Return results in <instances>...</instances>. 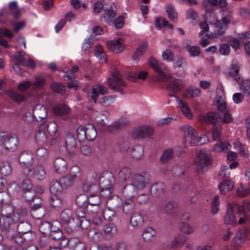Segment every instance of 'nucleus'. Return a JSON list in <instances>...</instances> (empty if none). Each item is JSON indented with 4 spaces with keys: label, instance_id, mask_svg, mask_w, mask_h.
I'll return each instance as SVG.
<instances>
[{
    "label": "nucleus",
    "instance_id": "obj_1",
    "mask_svg": "<svg viewBox=\"0 0 250 250\" xmlns=\"http://www.w3.org/2000/svg\"><path fill=\"white\" fill-rule=\"evenodd\" d=\"M148 64L158 74L155 77V80L157 82H167V90L170 97H177L175 94L181 90L184 87V83L179 79H174L168 81L170 76L167 75L165 72L167 71L166 65L156 60L153 57H150L148 60Z\"/></svg>",
    "mask_w": 250,
    "mask_h": 250
},
{
    "label": "nucleus",
    "instance_id": "obj_2",
    "mask_svg": "<svg viewBox=\"0 0 250 250\" xmlns=\"http://www.w3.org/2000/svg\"><path fill=\"white\" fill-rule=\"evenodd\" d=\"M148 181V176L146 173L134 174L131 179V184L124 188V195L132 197L133 194L136 195L137 190H141L146 186Z\"/></svg>",
    "mask_w": 250,
    "mask_h": 250
},
{
    "label": "nucleus",
    "instance_id": "obj_3",
    "mask_svg": "<svg viewBox=\"0 0 250 250\" xmlns=\"http://www.w3.org/2000/svg\"><path fill=\"white\" fill-rule=\"evenodd\" d=\"M211 164L212 159L210 151L201 149L197 154V158L194 160V169L198 173L202 174L207 171Z\"/></svg>",
    "mask_w": 250,
    "mask_h": 250
},
{
    "label": "nucleus",
    "instance_id": "obj_4",
    "mask_svg": "<svg viewBox=\"0 0 250 250\" xmlns=\"http://www.w3.org/2000/svg\"><path fill=\"white\" fill-rule=\"evenodd\" d=\"M228 17H224L221 21H217L216 17H204L206 21L214 24L215 27L214 33L211 34L212 38H218L224 34L229 21Z\"/></svg>",
    "mask_w": 250,
    "mask_h": 250
},
{
    "label": "nucleus",
    "instance_id": "obj_5",
    "mask_svg": "<svg viewBox=\"0 0 250 250\" xmlns=\"http://www.w3.org/2000/svg\"><path fill=\"white\" fill-rule=\"evenodd\" d=\"M112 78H109L106 81L108 87L116 92L125 95V92L122 87H126V84L123 79L119 71L115 69L112 73Z\"/></svg>",
    "mask_w": 250,
    "mask_h": 250
},
{
    "label": "nucleus",
    "instance_id": "obj_6",
    "mask_svg": "<svg viewBox=\"0 0 250 250\" xmlns=\"http://www.w3.org/2000/svg\"><path fill=\"white\" fill-rule=\"evenodd\" d=\"M81 176V170L79 167L73 166L70 168L69 173L65 176L62 177L60 180L61 185L64 188H67L72 187L76 181L79 180Z\"/></svg>",
    "mask_w": 250,
    "mask_h": 250
},
{
    "label": "nucleus",
    "instance_id": "obj_7",
    "mask_svg": "<svg viewBox=\"0 0 250 250\" xmlns=\"http://www.w3.org/2000/svg\"><path fill=\"white\" fill-rule=\"evenodd\" d=\"M19 162L22 167V175L28 177L34 162L33 154L29 151L22 152L19 156Z\"/></svg>",
    "mask_w": 250,
    "mask_h": 250
},
{
    "label": "nucleus",
    "instance_id": "obj_8",
    "mask_svg": "<svg viewBox=\"0 0 250 250\" xmlns=\"http://www.w3.org/2000/svg\"><path fill=\"white\" fill-rule=\"evenodd\" d=\"M185 134V144L187 142L191 146L202 145L205 143L206 136H202L199 138L197 137V132L192 127L190 126H185L184 127Z\"/></svg>",
    "mask_w": 250,
    "mask_h": 250
},
{
    "label": "nucleus",
    "instance_id": "obj_9",
    "mask_svg": "<svg viewBox=\"0 0 250 250\" xmlns=\"http://www.w3.org/2000/svg\"><path fill=\"white\" fill-rule=\"evenodd\" d=\"M47 116L45 107L41 104H36L33 110V114L27 113L25 114L24 120L25 122L30 123L34 120L41 122Z\"/></svg>",
    "mask_w": 250,
    "mask_h": 250
},
{
    "label": "nucleus",
    "instance_id": "obj_10",
    "mask_svg": "<svg viewBox=\"0 0 250 250\" xmlns=\"http://www.w3.org/2000/svg\"><path fill=\"white\" fill-rule=\"evenodd\" d=\"M244 208L236 203L228 204L227 211L224 217V223L234 226L236 224V220L234 216V211H237L238 214H242Z\"/></svg>",
    "mask_w": 250,
    "mask_h": 250
},
{
    "label": "nucleus",
    "instance_id": "obj_11",
    "mask_svg": "<svg viewBox=\"0 0 250 250\" xmlns=\"http://www.w3.org/2000/svg\"><path fill=\"white\" fill-rule=\"evenodd\" d=\"M86 201V196L85 195L80 196L77 197L76 199L77 204L80 207L79 208L77 209L75 213L78 220L81 219L86 218L84 208L87 207Z\"/></svg>",
    "mask_w": 250,
    "mask_h": 250
},
{
    "label": "nucleus",
    "instance_id": "obj_12",
    "mask_svg": "<svg viewBox=\"0 0 250 250\" xmlns=\"http://www.w3.org/2000/svg\"><path fill=\"white\" fill-rule=\"evenodd\" d=\"M153 134V129L150 127L142 126L134 130L132 137L135 139L148 138Z\"/></svg>",
    "mask_w": 250,
    "mask_h": 250
},
{
    "label": "nucleus",
    "instance_id": "obj_13",
    "mask_svg": "<svg viewBox=\"0 0 250 250\" xmlns=\"http://www.w3.org/2000/svg\"><path fill=\"white\" fill-rule=\"evenodd\" d=\"M187 65L185 59L181 56H177L173 63V67L178 68L179 69L176 71L175 74L179 77H184L187 74L185 68Z\"/></svg>",
    "mask_w": 250,
    "mask_h": 250
},
{
    "label": "nucleus",
    "instance_id": "obj_14",
    "mask_svg": "<svg viewBox=\"0 0 250 250\" xmlns=\"http://www.w3.org/2000/svg\"><path fill=\"white\" fill-rule=\"evenodd\" d=\"M246 238V234L245 230H239L236 233L232 240V245L235 250H238L241 247Z\"/></svg>",
    "mask_w": 250,
    "mask_h": 250
},
{
    "label": "nucleus",
    "instance_id": "obj_15",
    "mask_svg": "<svg viewBox=\"0 0 250 250\" xmlns=\"http://www.w3.org/2000/svg\"><path fill=\"white\" fill-rule=\"evenodd\" d=\"M87 210L93 214L97 213L99 210V198L98 196L93 195L92 197L87 198Z\"/></svg>",
    "mask_w": 250,
    "mask_h": 250
},
{
    "label": "nucleus",
    "instance_id": "obj_16",
    "mask_svg": "<svg viewBox=\"0 0 250 250\" xmlns=\"http://www.w3.org/2000/svg\"><path fill=\"white\" fill-rule=\"evenodd\" d=\"M29 176H32L39 180H43L46 177V172L42 165H37L33 167Z\"/></svg>",
    "mask_w": 250,
    "mask_h": 250
},
{
    "label": "nucleus",
    "instance_id": "obj_17",
    "mask_svg": "<svg viewBox=\"0 0 250 250\" xmlns=\"http://www.w3.org/2000/svg\"><path fill=\"white\" fill-rule=\"evenodd\" d=\"M126 197V200L124 201L123 210V212L125 214H130L134 210L135 208V199L136 198V195L133 194V197H127L125 196Z\"/></svg>",
    "mask_w": 250,
    "mask_h": 250
},
{
    "label": "nucleus",
    "instance_id": "obj_18",
    "mask_svg": "<svg viewBox=\"0 0 250 250\" xmlns=\"http://www.w3.org/2000/svg\"><path fill=\"white\" fill-rule=\"evenodd\" d=\"M106 46L110 51L115 53L121 52L123 51L125 48L124 46L120 42V39L116 41H109L107 42Z\"/></svg>",
    "mask_w": 250,
    "mask_h": 250
},
{
    "label": "nucleus",
    "instance_id": "obj_19",
    "mask_svg": "<svg viewBox=\"0 0 250 250\" xmlns=\"http://www.w3.org/2000/svg\"><path fill=\"white\" fill-rule=\"evenodd\" d=\"M18 145V139L14 135L9 134L8 139L5 142L3 148L7 150L13 151L17 149Z\"/></svg>",
    "mask_w": 250,
    "mask_h": 250
},
{
    "label": "nucleus",
    "instance_id": "obj_20",
    "mask_svg": "<svg viewBox=\"0 0 250 250\" xmlns=\"http://www.w3.org/2000/svg\"><path fill=\"white\" fill-rule=\"evenodd\" d=\"M61 181L53 180L50 184V192L51 195H61L62 192L64 188L62 185H61Z\"/></svg>",
    "mask_w": 250,
    "mask_h": 250
},
{
    "label": "nucleus",
    "instance_id": "obj_21",
    "mask_svg": "<svg viewBox=\"0 0 250 250\" xmlns=\"http://www.w3.org/2000/svg\"><path fill=\"white\" fill-rule=\"evenodd\" d=\"M203 121L207 124H215L222 121V117L215 112H209L203 117Z\"/></svg>",
    "mask_w": 250,
    "mask_h": 250
},
{
    "label": "nucleus",
    "instance_id": "obj_22",
    "mask_svg": "<svg viewBox=\"0 0 250 250\" xmlns=\"http://www.w3.org/2000/svg\"><path fill=\"white\" fill-rule=\"evenodd\" d=\"M175 99L184 115L188 119H191L192 118V114L187 103L180 100L178 97H175Z\"/></svg>",
    "mask_w": 250,
    "mask_h": 250
},
{
    "label": "nucleus",
    "instance_id": "obj_23",
    "mask_svg": "<svg viewBox=\"0 0 250 250\" xmlns=\"http://www.w3.org/2000/svg\"><path fill=\"white\" fill-rule=\"evenodd\" d=\"M239 70V67L238 64L236 63H232L228 70V72L227 74V77L228 78H233L236 81L239 82L240 80V77L238 73Z\"/></svg>",
    "mask_w": 250,
    "mask_h": 250
},
{
    "label": "nucleus",
    "instance_id": "obj_24",
    "mask_svg": "<svg viewBox=\"0 0 250 250\" xmlns=\"http://www.w3.org/2000/svg\"><path fill=\"white\" fill-rule=\"evenodd\" d=\"M177 207V203L173 201L169 202L163 206H159L161 211H163L164 213L168 215L173 214L175 212Z\"/></svg>",
    "mask_w": 250,
    "mask_h": 250
},
{
    "label": "nucleus",
    "instance_id": "obj_25",
    "mask_svg": "<svg viewBox=\"0 0 250 250\" xmlns=\"http://www.w3.org/2000/svg\"><path fill=\"white\" fill-rule=\"evenodd\" d=\"M231 148V145L227 141L219 142L215 144L212 148V151L215 152H220L223 151L228 152Z\"/></svg>",
    "mask_w": 250,
    "mask_h": 250
},
{
    "label": "nucleus",
    "instance_id": "obj_26",
    "mask_svg": "<svg viewBox=\"0 0 250 250\" xmlns=\"http://www.w3.org/2000/svg\"><path fill=\"white\" fill-rule=\"evenodd\" d=\"M150 191L152 194L157 196H160L165 192V186L163 183H156L151 186Z\"/></svg>",
    "mask_w": 250,
    "mask_h": 250
},
{
    "label": "nucleus",
    "instance_id": "obj_27",
    "mask_svg": "<svg viewBox=\"0 0 250 250\" xmlns=\"http://www.w3.org/2000/svg\"><path fill=\"white\" fill-rule=\"evenodd\" d=\"M233 187V182L230 179H226L220 184L219 188L221 194H226V192L231 190Z\"/></svg>",
    "mask_w": 250,
    "mask_h": 250
},
{
    "label": "nucleus",
    "instance_id": "obj_28",
    "mask_svg": "<svg viewBox=\"0 0 250 250\" xmlns=\"http://www.w3.org/2000/svg\"><path fill=\"white\" fill-rule=\"evenodd\" d=\"M85 133L86 140L89 141H93L97 136L96 129L90 124L85 125Z\"/></svg>",
    "mask_w": 250,
    "mask_h": 250
},
{
    "label": "nucleus",
    "instance_id": "obj_29",
    "mask_svg": "<svg viewBox=\"0 0 250 250\" xmlns=\"http://www.w3.org/2000/svg\"><path fill=\"white\" fill-rule=\"evenodd\" d=\"M70 247L73 250H86L84 243L77 238L70 239Z\"/></svg>",
    "mask_w": 250,
    "mask_h": 250
},
{
    "label": "nucleus",
    "instance_id": "obj_30",
    "mask_svg": "<svg viewBox=\"0 0 250 250\" xmlns=\"http://www.w3.org/2000/svg\"><path fill=\"white\" fill-rule=\"evenodd\" d=\"M60 217L61 221L64 224H68L74 219L72 211L68 208L64 209L61 212Z\"/></svg>",
    "mask_w": 250,
    "mask_h": 250
},
{
    "label": "nucleus",
    "instance_id": "obj_31",
    "mask_svg": "<svg viewBox=\"0 0 250 250\" xmlns=\"http://www.w3.org/2000/svg\"><path fill=\"white\" fill-rule=\"evenodd\" d=\"M55 171L58 173L64 172L66 169V163L62 158H57L54 163Z\"/></svg>",
    "mask_w": 250,
    "mask_h": 250
},
{
    "label": "nucleus",
    "instance_id": "obj_32",
    "mask_svg": "<svg viewBox=\"0 0 250 250\" xmlns=\"http://www.w3.org/2000/svg\"><path fill=\"white\" fill-rule=\"evenodd\" d=\"M148 46L147 42H144L140 45V46L136 48L135 52L132 57V60L138 62L141 56L143 55L145 51L146 50Z\"/></svg>",
    "mask_w": 250,
    "mask_h": 250
},
{
    "label": "nucleus",
    "instance_id": "obj_33",
    "mask_svg": "<svg viewBox=\"0 0 250 250\" xmlns=\"http://www.w3.org/2000/svg\"><path fill=\"white\" fill-rule=\"evenodd\" d=\"M60 195H51L50 199V205L54 209H59L63 205V199Z\"/></svg>",
    "mask_w": 250,
    "mask_h": 250
},
{
    "label": "nucleus",
    "instance_id": "obj_34",
    "mask_svg": "<svg viewBox=\"0 0 250 250\" xmlns=\"http://www.w3.org/2000/svg\"><path fill=\"white\" fill-rule=\"evenodd\" d=\"M132 170L128 167H123L118 173L120 180L122 182H125L131 178Z\"/></svg>",
    "mask_w": 250,
    "mask_h": 250
},
{
    "label": "nucleus",
    "instance_id": "obj_35",
    "mask_svg": "<svg viewBox=\"0 0 250 250\" xmlns=\"http://www.w3.org/2000/svg\"><path fill=\"white\" fill-rule=\"evenodd\" d=\"M130 224L133 227H139L141 226L144 222V218L141 214L139 213H134L130 220Z\"/></svg>",
    "mask_w": 250,
    "mask_h": 250
},
{
    "label": "nucleus",
    "instance_id": "obj_36",
    "mask_svg": "<svg viewBox=\"0 0 250 250\" xmlns=\"http://www.w3.org/2000/svg\"><path fill=\"white\" fill-rule=\"evenodd\" d=\"M155 234V230L152 228L148 227L144 230L142 233V237L145 241L150 242L153 239Z\"/></svg>",
    "mask_w": 250,
    "mask_h": 250
},
{
    "label": "nucleus",
    "instance_id": "obj_37",
    "mask_svg": "<svg viewBox=\"0 0 250 250\" xmlns=\"http://www.w3.org/2000/svg\"><path fill=\"white\" fill-rule=\"evenodd\" d=\"M187 238L184 235L175 237L169 244L171 248H177L182 246L186 241Z\"/></svg>",
    "mask_w": 250,
    "mask_h": 250
},
{
    "label": "nucleus",
    "instance_id": "obj_38",
    "mask_svg": "<svg viewBox=\"0 0 250 250\" xmlns=\"http://www.w3.org/2000/svg\"><path fill=\"white\" fill-rule=\"evenodd\" d=\"M104 234L107 238H111L117 232V229L114 225L111 223L107 224L104 229Z\"/></svg>",
    "mask_w": 250,
    "mask_h": 250
},
{
    "label": "nucleus",
    "instance_id": "obj_39",
    "mask_svg": "<svg viewBox=\"0 0 250 250\" xmlns=\"http://www.w3.org/2000/svg\"><path fill=\"white\" fill-rule=\"evenodd\" d=\"M55 113L57 115L67 114L70 112V108L65 104H60L55 105L53 108Z\"/></svg>",
    "mask_w": 250,
    "mask_h": 250
},
{
    "label": "nucleus",
    "instance_id": "obj_40",
    "mask_svg": "<svg viewBox=\"0 0 250 250\" xmlns=\"http://www.w3.org/2000/svg\"><path fill=\"white\" fill-rule=\"evenodd\" d=\"M17 229L21 234H24L31 231V226L27 222L22 221L20 222L17 226Z\"/></svg>",
    "mask_w": 250,
    "mask_h": 250
},
{
    "label": "nucleus",
    "instance_id": "obj_41",
    "mask_svg": "<svg viewBox=\"0 0 250 250\" xmlns=\"http://www.w3.org/2000/svg\"><path fill=\"white\" fill-rule=\"evenodd\" d=\"M5 93L8 96L17 102H21L25 100V98L23 95L14 90H7Z\"/></svg>",
    "mask_w": 250,
    "mask_h": 250
},
{
    "label": "nucleus",
    "instance_id": "obj_42",
    "mask_svg": "<svg viewBox=\"0 0 250 250\" xmlns=\"http://www.w3.org/2000/svg\"><path fill=\"white\" fill-rule=\"evenodd\" d=\"M202 3L205 10L209 13H211L214 10V6L218 4V0H204Z\"/></svg>",
    "mask_w": 250,
    "mask_h": 250
},
{
    "label": "nucleus",
    "instance_id": "obj_43",
    "mask_svg": "<svg viewBox=\"0 0 250 250\" xmlns=\"http://www.w3.org/2000/svg\"><path fill=\"white\" fill-rule=\"evenodd\" d=\"M65 146L67 149L74 148L77 145L75 137L71 134H68L65 139Z\"/></svg>",
    "mask_w": 250,
    "mask_h": 250
},
{
    "label": "nucleus",
    "instance_id": "obj_44",
    "mask_svg": "<svg viewBox=\"0 0 250 250\" xmlns=\"http://www.w3.org/2000/svg\"><path fill=\"white\" fill-rule=\"evenodd\" d=\"M144 155V148L141 145L136 146L132 150L131 155L136 159H141Z\"/></svg>",
    "mask_w": 250,
    "mask_h": 250
},
{
    "label": "nucleus",
    "instance_id": "obj_45",
    "mask_svg": "<svg viewBox=\"0 0 250 250\" xmlns=\"http://www.w3.org/2000/svg\"><path fill=\"white\" fill-rule=\"evenodd\" d=\"M103 216L105 220L112 221L116 216L115 211L109 208H105L103 211Z\"/></svg>",
    "mask_w": 250,
    "mask_h": 250
},
{
    "label": "nucleus",
    "instance_id": "obj_46",
    "mask_svg": "<svg viewBox=\"0 0 250 250\" xmlns=\"http://www.w3.org/2000/svg\"><path fill=\"white\" fill-rule=\"evenodd\" d=\"M12 173V167L8 162H3L0 165V173L4 175H10Z\"/></svg>",
    "mask_w": 250,
    "mask_h": 250
},
{
    "label": "nucleus",
    "instance_id": "obj_47",
    "mask_svg": "<svg viewBox=\"0 0 250 250\" xmlns=\"http://www.w3.org/2000/svg\"><path fill=\"white\" fill-rule=\"evenodd\" d=\"M36 143L40 145H42L47 142V137L44 132L39 130L35 134Z\"/></svg>",
    "mask_w": 250,
    "mask_h": 250
},
{
    "label": "nucleus",
    "instance_id": "obj_48",
    "mask_svg": "<svg viewBox=\"0 0 250 250\" xmlns=\"http://www.w3.org/2000/svg\"><path fill=\"white\" fill-rule=\"evenodd\" d=\"M94 53L95 56L100 60H103L105 62H107V58L105 53L104 52L103 47L100 45H97L95 49Z\"/></svg>",
    "mask_w": 250,
    "mask_h": 250
},
{
    "label": "nucleus",
    "instance_id": "obj_49",
    "mask_svg": "<svg viewBox=\"0 0 250 250\" xmlns=\"http://www.w3.org/2000/svg\"><path fill=\"white\" fill-rule=\"evenodd\" d=\"M155 24L157 27H167L170 29H172L173 28V25L171 24H169L167 21L163 19H161L160 17H157L156 19Z\"/></svg>",
    "mask_w": 250,
    "mask_h": 250
},
{
    "label": "nucleus",
    "instance_id": "obj_50",
    "mask_svg": "<svg viewBox=\"0 0 250 250\" xmlns=\"http://www.w3.org/2000/svg\"><path fill=\"white\" fill-rule=\"evenodd\" d=\"M52 90L56 93L63 95L65 93V90L63 85L59 83L54 82L51 85Z\"/></svg>",
    "mask_w": 250,
    "mask_h": 250
},
{
    "label": "nucleus",
    "instance_id": "obj_51",
    "mask_svg": "<svg viewBox=\"0 0 250 250\" xmlns=\"http://www.w3.org/2000/svg\"><path fill=\"white\" fill-rule=\"evenodd\" d=\"M10 24L13 27V30L15 33H18L19 31L23 29L26 25V23L24 21H20L19 22H15L13 21H10Z\"/></svg>",
    "mask_w": 250,
    "mask_h": 250
},
{
    "label": "nucleus",
    "instance_id": "obj_52",
    "mask_svg": "<svg viewBox=\"0 0 250 250\" xmlns=\"http://www.w3.org/2000/svg\"><path fill=\"white\" fill-rule=\"evenodd\" d=\"M11 222L10 217L3 216L2 218L0 219V226L2 229L6 230L10 227Z\"/></svg>",
    "mask_w": 250,
    "mask_h": 250
},
{
    "label": "nucleus",
    "instance_id": "obj_53",
    "mask_svg": "<svg viewBox=\"0 0 250 250\" xmlns=\"http://www.w3.org/2000/svg\"><path fill=\"white\" fill-rule=\"evenodd\" d=\"M219 199L218 195H216L212 202L211 211L212 214H216L219 210Z\"/></svg>",
    "mask_w": 250,
    "mask_h": 250
},
{
    "label": "nucleus",
    "instance_id": "obj_54",
    "mask_svg": "<svg viewBox=\"0 0 250 250\" xmlns=\"http://www.w3.org/2000/svg\"><path fill=\"white\" fill-rule=\"evenodd\" d=\"M173 176L180 177L185 172V167L183 166H174L172 168Z\"/></svg>",
    "mask_w": 250,
    "mask_h": 250
},
{
    "label": "nucleus",
    "instance_id": "obj_55",
    "mask_svg": "<svg viewBox=\"0 0 250 250\" xmlns=\"http://www.w3.org/2000/svg\"><path fill=\"white\" fill-rule=\"evenodd\" d=\"M21 186L22 189V192L25 191H29V190L32 189L33 188L32 182L30 179L28 178H26L23 180Z\"/></svg>",
    "mask_w": 250,
    "mask_h": 250
},
{
    "label": "nucleus",
    "instance_id": "obj_56",
    "mask_svg": "<svg viewBox=\"0 0 250 250\" xmlns=\"http://www.w3.org/2000/svg\"><path fill=\"white\" fill-rule=\"evenodd\" d=\"M187 50L190 56L192 57H197L201 53V49L198 46H189L188 47Z\"/></svg>",
    "mask_w": 250,
    "mask_h": 250
},
{
    "label": "nucleus",
    "instance_id": "obj_57",
    "mask_svg": "<svg viewBox=\"0 0 250 250\" xmlns=\"http://www.w3.org/2000/svg\"><path fill=\"white\" fill-rule=\"evenodd\" d=\"M174 56V53L169 49H166L162 53V58L164 61L168 62H172Z\"/></svg>",
    "mask_w": 250,
    "mask_h": 250
},
{
    "label": "nucleus",
    "instance_id": "obj_58",
    "mask_svg": "<svg viewBox=\"0 0 250 250\" xmlns=\"http://www.w3.org/2000/svg\"><path fill=\"white\" fill-rule=\"evenodd\" d=\"M244 208L243 211L242 212V214H238L240 217L239 220L238 221V224L241 225L244 222V219L242 217V216L244 214V212L246 209L248 210H250V199L246 200L244 201L243 205L241 206Z\"/></svg>",
    "mask_w": 250,
    "mask_h": 250
},
{
    "label": "nucleus",
    "instance_id": "obj_59",
    "mask_svg": "<svg viewBox=\"0 0 250 250\" xmlns=\"http://www.w3.org/2000/svg\"><path fill=\"white\" fill-rule=\"evenodd\" d=\"M31 206V208L32 210H36L41 208L42 199L39 197H36L35 199L29 202Z\"/></svg>",
    "mask_w": 250,
    "mask_h": 250
},
{
    "label": "nucleus",
    "instance_id": "obj_60",
    "mask_svg": "<svg viewBox=\"0 0 250 250\" xmlns=\"http://www.w3.org/2000/svg\"><path fill=\"white\" fill-rule=\"evenodd\" d=\"M173 157V151L171 149H167L163 154L161 161L163 163H167Z\"/></svg>",
    "mask_w": 250,
    "mask_h": 250
},
{
    "label": "nucleus",
    "instance_id": "obj_61",
    "mask_svg": "<svg viewBox=\"0 0 250 250\" xmlns=\"http://www.w3.org/2000/svg\"><path fill=\"white\" fill-rule=\"evenodd\" d=\"M240 88L244 93L249 94L250 93V81L249 80H242Z\"/></svg>",
    "mask_w": 250,
    "mask_h": 250
},
{
    "label": "nucleus",
    "instance_id": "obj_62",
    "mask_svg": "<svg viewBox=\"0 0 250 250\" xmlns=\"http://www.w3.org/2000/svg\"><path fill=\"white\" fill-rule=\"evenodd\" d=\"M165 9L168 16H176L178 14L175 6L171 3L166 4Z\"/></svg>",
    "mask_w": 250,
    "mask_h": 250
},
{
    "label": "nucleus",
    "instance_id": "obj_63",
    "mask_svg": "<svg viewBox=\"0 0 250 250\" xmlns=\"http://www.w3.org/2000/svg\"><path fill=\"white\" fill-rule=\"evenodd\" d=\"M22 192L23 197L28 202L33 201V199H35L36 197H39L38 196L34 194V192L32 191V189L29 190V191H25Z\"/></svg>",
    "mask_w": 250,
    "mask_h": 250
},
{
    "label": "nucleus",
    "instance_id": "obj_64",
    "mask_svg": "<svg viewBox=\"0 0 250 250\" xmlns=\"http://www.w3.org/2000/svg\"><path fill=\"white\" fill-rule=\"evenodd\" d=\"M122 126V124L120 122L116 121L107 127V130L110 133H114L120 129Z\"/></svg>",
    "mask_w": 250,
    "mask_h": 250
}]
</instances>
